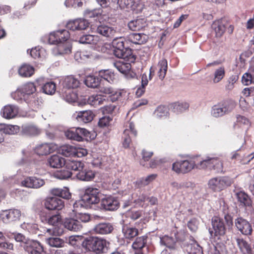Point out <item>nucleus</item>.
Returning <instances> with one entry per match:
<instances>
[{
	"label": "nucleus",
	"mask_w": 254,
	"mask_h": 254,
	"mask_svg": "<svg viewBox=\"0 0 254 254\" xmlns=\"http://www.w3.org/2000/svg\"><path fill=\"white\" fill-rule=\"evenodd\" d=\"M125 39L120 37L115 38L112 45L114 49V55L120 59H123L125 61L128 62H134L136 57L132 54V51L128 48L125 47Z\"/></svg>",
	"instance_id": "nucleus-1"
},
{
	"label": "nucleus",
	"mask_w": 254,
	"mask_h": 254,
	"mask_svg": "<svg viewBox=\"0 0 254 254\" xmlns=\"http://www.w3.org/2000/svg\"><path fill=\"white\" fill-rule=\"evenodd\" d=\"M12 235L16 241L21 242V247L28 254H46L39 242L26 238L20 233H13Z\"/></svg>",
	"instance_id": "nucleus-2"
},
{
	"label": "nucleus",
	"mask_w": 254,
	"mask_h": 254,
	"mask_svg": "<svg viewBox=\"0 0 254 254\" xmlns=\"http://www.w3.org/2000/svg\"><path fill=\"white\" fill-rule=\"evenodd\" d=\"M109 244L106 240L95 237H87L82 242L84 248L96 254L107 253Z\"/></svg>",
	"instance_id": "nucleus-3"
},
{
	"label": "nucleus",
	"mask_w": 254,
	"mask_h": 254,
	"mask_svg": "<svg viewBox=\"0 0 254 254\" xmlns=\"http://www.w3.org/2000/svg\"><path fill=\"white\" fill-rule=\"evenodd\" d=\"M235 108V103L231 100H226L212 106L211 115L214 118L221 117L231 112Z\"/></svg>",
	"instance_id": "nucleus-4"
},
{
	"label": "nucleus",
	"mask_w": 254,
	"mask_h": 254,
	"mask_svg": "<svg viewBox=\"0 0 254 254\" xmlns=\"http://www.w3.org/2000/svg\"><path fill=\"white\" fill-rule=\"evenodd\" d=\"M201 159L196 158L193 160H182L177 161L173 164L172 170L177 173H186L192 169L196 168L199 169L198 165L200 164Z\"/></svg>",
	"instance_id": "nucleus-5"
},
{
	"label": "nucleus",
	"mask_w": 254,
	"mask_h": 254,
	"mask_svg": "<svg viewBox=\"0 0 254 254\" xmlns=\"http://www.w3.org/2000/svg\"><path fill=\"white\" fill-rule=\"evenodd\" d=\"M198 167L199 169L208 168L215 170L217 173L224 172L223 163L221 160L217 157H208L205 159H201Z\"/></svg>",
	"instance_id": "nucleus-6"
},
{
	"label": "nucleus",
	"mask_w": 254,
	"mask_h": 254,
	"mask_svg": "<svg viewBox=\"0 0 254 254\" xmlns=\"http://www.w3.org/2000/svg\"><path fill=\"white\" fill-rule=\"evenodd\" d=\"M231 184V180L227 177H215L209 180L208 186L214 191H220Z\"/></svg>",
	"instance_id": "nucleus-7"
},
{
	"label": "nucleus",
	"mask_w": 254,
	"mask_h": 254,
	"mask_svg": "<svg viewBox=\"0 0 254 254\" xmlns=\"http://www.w3.org/2000/svg\"><path fill=\"white\" fill-rule=\"evenodd\" d=\"M65 136L69 139L77 141H83L89 136V132L84 128L77 127L67 130L64 132Z\"/></svg>",
	"instance_id": "nucleus-8"
},
{
	"label": "nucleus",
	"mask_w": 254,
	"mask_h": 254,
	"mask_svg": "<svg viewBox=\"0 0 254 254\" xmlns=\"http://www.w3.org/2000/svg\"><path fill=\"white\" fill-rule=\"evenodd\" d=\"M211 224L213 228V231L209 229V233L211 236L214 234V236L218 237V239L225 235L227 228L224 224L223 220L218 217H213L211 220Z\"/></svg>",
	"instance_id": "nucleus-9"
},
{
	"label": "nucleus",
	"mask_w": 254,
	"mask_h": 254,
	"mask_svg": "<svg viewBox=\"0 0 254 254\" xmlns=\"http://www.w3.org/2000/svg\"><path fill=\"white\" fill-rule=\"evenodd\" d=\"M21 216V211L17 209L3 210L0 213V217L5 223L18 220Z\"/></svg>",
	"instance_id": "nucleus-10"
},
{
	"label": "nucleus",
	"mask_w": 254,
	"mask_h": 254,
	"mask_svg": "<svg viewBox=\"0 0 254 254\" xmlns=\"http://www.w3.org/2000/svg\"><path fill=\"white\" fill-rule=\"evenodd\" d=\"M235 225L238 230L245 235H250L253 232V228L250 223L242 217H238L235 219Z\"/></svg>",
	"instance_id": "nucleus-11"
},
{
	"label": "nucleus",
	"mask_w": 254,
	"mask_h": 254,
	"mask_svg": "<svg viewBox=\"0 0 254 254\" xmlns=\"http://www.w3.org/2000/svg\"><path fill=\"white\" fill-rule=\"evenodd\" d=\"M119 206L118 200L112 196H105L101 201V208L106 210L114 211L118 209Z\"/></svg>",
	"instance_id": "nucleus-12"
},
{
	"label": "nucleus",
	"mask_w": 254,
	"mask_h": 254,
	"mask_svg": "<svg viewBox=\"0 0 254 254\" xmlns=\"http://www.w3.org/2000/svg\"><path fill=\"white\" fill-rule=\"evenodd\" d=\"M45 184L44 179L35 176L27 177L21 182L22 186L32 189H39L43 186Z\"/></svg>",
	"instance_id": "nucleus-13"
},
{
	"label": "nucleus",
	"mask_w": 254,
	"mask_h": 254,
	"mask_svg": "<svg viewBox=\"0 0 254 254\" xmlns=\"http://www.w3.org/2000/svg\"><path fill=\"white\" fill-rule=\"evenodd\" d=\"M83 197L89 204H96L99 202V190L96 188H88L85 190Z\"/></svg>",
	"instance_id": "nucleus-14"
},
{
	"label": "nucleus",
	"mask_w": 254,
	"mask_h": 254,
	"mask_svg": "<svg viewBox=\"0 0 254 254\" xmlns=\"http://www.w3.org/2000/svg\"><path fill=\"white\" fill-rule=\"evenodd\" d=\"M45 206L48 210H61L64 207L63 200L57 196L47 198L45 201Z\"/></svg>",
	"instance_id": "nucleus-15"
},
{
	"label": "nucleus",
	"mask_w": 254,
	"mask_h": 254,
	"mask_svg": "<svg viewBox=\"0 0 254 254\" xmlns=\"http://www.w3.org/2000/svg\"><path fill=\"white\" fill-rule=\"evenodd\" d=\"M117 28L110 25L100 24L96 28L97 33L107 38H112L117 32Z\"/></svg>",
	"instance_id": "nucleus-16"
},
{
	"label": "nucleus",
	"mask_w": 254,
	"mask_h": 254,
	"mask_svg": "<svg viewBox=\"0 0 254 254\" xmlns=\"http://www.w3.org/2000/svg\"><path fill=\"white\" fill-rule=\"evenodd\" d=\"M130 134L136 136L137 131L135 129L134 125L132 123H128V126L124 130L123 135V144L125 148H128L131 142V137Z\"/></svg>",
	"instance_id": "nucleus-17"
},
{
	"label": "nucleus",
	"mask_w": 254,
	"mask_h": 254,
	"mask_svg": "<svg viewBox=\"0 0 254 254\" xmlns=\"http://www.w3.org/2000/svg\"><path fill=\"white\" fill-rule=\"evenodd\" d=\"M89 23L84 19H76L68 21L66 24V27L71 30H85L89 26Z\"/></svg>",
	"instance_id": "nucleus-18"
},
{
	"label": "nucleus",
	"mask_w": 254,
	"mask_h": 254,
	"mask_svg": "<svg viewBox=\"0 0 254 254\" xmlns=\"http://www.w3.org/2000/svg\"><path fill=\"white\" fill-rule=\"evenodd\" d=\"M74 117L79 123H88L91 122L95 117V114L91 110H84L76 112Z\"/></svg>",
	"instance_id": "nucleus-19"
},
{
	"label": "nucleus",
	"mask_w": 254,
	"mask_h": 254,
	"mask_svg": "<svg viewBox=\"0 0 254 254\" xmlns=\"http://www.w3.org/2000/svg\"><path fill=\"white\" fill-rule=\"evenodd\" d=\"M57 146L53 143H44L38 145L35 151L39 155H47L57 149Z\"/></svg>",
	"instance_id": "nucleus-20"
},
{
	"label": "nucleus",
	"mask_w": 254,
	"mask_h": 254,
	"mask_svg": "<svg viewBox=\"0 0 254 254\" xmlns=\"http://www.w3.org/2000/svg\"><path fill=\"white\" fill-rule=\"evenodd\" d=\"M63 224L65 228L73 232H78L82 228L80 221L72 218H65Z\"/></svg>",
	"instance_id": "nucleus-21"
},
{
	"label": "nucleus",
	"mask_w": 254,
	"mask_h": 254,
	"mask_svg": "<svg viewBox=\"0 0 254 254\" xmlns=\"http://www.w3.org/2000/svg\"><path fill=\"white\" fill-rule=\"evenodd\" d=\"M18 111L16 106L7 105L2 109L1 114L3 118L9 119L15 118L17 115Z\"/></svg>",
	"instance_id": "nucleus-22"
},
{
	"label": "nucleus",
	"mask_w": 254,
	"mask_h": 254,
	"mask_svg": "<svg viewBox=\"0 0 254 254\" xmlns=\"http://www.w3.org/2000/svg\"><path fill=\"white\" fill-rule=\"evenodd\" d=\"M237 245L242 254H252V245L246 240L242 238H236Z\"/></svg>",
	"instance_id": "nucleus-23"
},
{
	"label": "nucleus",
	"mask_w": 254,
	"mask_h": 254,
	"mask_svg": "<svg viewBox=\"0 0 254 254\" xmlns=\"http://www.w3.org/2000/svg\"><path fill=\"white\" fill-rule=\"evenodd\" d=\"M80 84L78 79L73 76H67L64 78L62 82L64 90H70L71 89L77 88Z\"/></svg>",
	"instance_id": "nucleus-24"
},
{
	"label": "nucleus",
	"mask_w": 254,
	"mask_h": 254,
	"mask_svg": "<svg viewBox=\"0 0 254 254\" xmlns=\"http://www.w3.org/2000/svg\"><path fill=\"white\" fill-rule=\"evenodd\" d=\"M226 22L223 20L215 21L212 24V28L214 30L216 37H221L226 30Z\"/></svg>",
	"instance_id": "nucleus-25"
},
{
	"label": "nucleus",
	"mask_w": 254,
	"mask_h": 254,
	"mask_svg": "<svg viewBox=\"0 0 254 254\" xmlns=\"http://www.w3.org/2000/svg\"><path fill=\"white\" fill-rule=\"evenodd\" d=\"M118 4L121 9L129 10H139V5L135 0H118Z\"/></svg>",
	"instance_id": "nucleus-26"
},
{
	"label": "nucleus",
	"mask_w": 254,
	"mask_h": 254,
	"mask_svg": "<svg viewBox=\"0 0 254 254\" xmlns=\"http://www.w3.org/2000/svg\"><path fill=\"white\" fill-rule=\"evenodd\" d=\"M64 166L68 170H71L78 172L79 171L83 169L84 164L80 161L67 159H65Z\"/></svg>",
	"instance_id": "nucleus-27"
},
{
	"label": "nucleus",
	"mask_w": 254,
	"mask_h": 254,
	"mask_svg": "<svg viewBox=\"0 0 254 254\" xmlns=\"http://www.w3.org/2000/svg\"><path fill=\"white\" fill-rule=\"evenodd\" d=\"M127 39L133 44L141 45L146 42L147 36L142 33H131L127 36Z\"/></svg>",
	"instance_id": "nucleus-28"
},
{
	"label": "nucleus",
	"mask_w": 254,
	"mask_h": 254,
	"mask_svg": "<svg viewBox=\"0 0 254 254\" xmlns=\"http://www.w3.org/2000/svg\"><path fill=\"white\" fill-rule=\"evenodd\" d=\"M112 225L109 223H101L97 224L94 228V231L99 234H108L113 230Z\"/></svg>",
	"instance_id": "nucleus-29"
},
{
	"label": "nucleus",
	"mask_w": 254,
	"mask_h": 254,
	"mask_svg": "<svg viewBox=\"0 0 254 254\" xmlns=\"http://www.w3.org/2000/svg\"><path fill=\"white\" fill-rule=\"evenodd\" d=\"M101 93L105 94L110 95L111 100L114 102L121 96V92L116 91L111 86H101L99 89Z\"/></svg>",
	"instance_id": "nucleus-30"
},
{
	"label": "nucleus",
	"mask_w": 254,
	"mask_h": 254,
	"mask_svg": "<svg viewBox=\"0 0 254 254\" xmlns=\"http://www.w3.org/2000/svg\"><path fill=\"white\" fill-rule=\"evenodd\" d=\"M65 159L58 155H54L48 160L49 165L54 168H60L64 166Z\"/></svg>",
	"instance_id": "nucleus-31"
},
{
	"label": "nucleus",
	"mask_w": 254,
	"mask_h": 254,
	"mask_svg": "<svg viewBox=\"0 0 254 254\" xmlns=\"http://www.w3.org/2000/svg\"><path fill=\"white\" fill-rule=\"evenodd\" d=\"M122 233L124 238L127 240H130L138 234V230L135 227L124 225L122 228Z\"/></svg>",
	"instance_id": "nucleus-32"
},
{
	"label": "nucleus",
	"mask_w": 254,
	"mask_h": 254,
	"mask_svg": "<svg viewBox=\"0 0 254 254\" xmlns=\"http://www.w3.org/2000/svg\"><path fill=\"white\" fill-rule=\"evenodd\" d=\"M160 244L165 246L169 251H176V241L173 237L164 236L160 238Z\"/></svg>",
	"instance_id": "nucleus-33"
},
{
	"label": "nucleus",
	"mask_w": 254,
	"mask_h": 254,
	"mask_svg": "<svg viewBox=\"0 0 254 254\" xmlns=\"http://www.w3.org/2000/svg\"><path fill=\"white\" fill-rule=\"evenodd\" d=\"M77 178L83 181H90L95 177V173L90 170L82 169L76 174Z\"/></svg>",
	"instance_id": "nucleus-34"
},
{
	"label": "nucleus",
	"mask_w": 254,
	"mask_h": 254,
	"mask_svg": "<svg viewBox=\"0 0 254 254\" xmlns=\"http://www.w3.org/2000/svg\"><path fill=\"white\" fill-rule=\"evenodd\" d=\"M146 25L144 18H137L128 22V27L132 31H137L142 29Z\"/></svg>",
	"instance_id": "nucleus-35"
},
{
	"label": "nucleus",
	"mask_w": 254,
	"mask_h": 254,
	"mask_svg": "<svg viewBox=\"0 0 254 254\" xmlns=\"http://www.w3.org/2000/svg\"><path fill=\"white\" fill-rule=\"evenodd\" d=\"M187 250L189 254H203L202 248L193 239L188 245Z\"/></svg>",
	"instance_id": "nucleus-36"
},
{
	"label": "nucleus",
	"mask_w": 254,
	"mask_h": 254,
	"mask_svg": "<svg viewBox=\"0 0 254 254\" xmlns=\"http://www.w3.org/2000/svg\"><path fill=\"white\" fill-rule=\"evenodd\" d=\"M84 83L88 87L95 88L99 86L101 83V79L99 76L89 75L86 77Z\"/></svg>",
	"instance_id": "nucleus-37"
},
{
	"label": "nucleus",
	"mask_w": 254,
	"mask_h": 254,
	"mask_svg": "<svg viewBox=\"0 0 254 254\" xmlns=\"http://www.w3.org/2000/svg\"><path fill=\"white\" fill-rule=\"evenodd\" d=\"M105 101L104 97L101 95L95 94L88 97L87 99V103L91 106L97 107L103 104Z\"/></svg>",
	"instance_id": "nucleus-38"
},
{
	"label": "nucleus",
	"mask_w": 254,
	"mask_h": 254,
	"mask_svg": "<svg viewBox=\"0 0 254 254\" xmlns=\"http://www.w3.org/2000/svg\"><path fill=\"white\" fill-rule=\"evenodd\" d=\"M93 58L94 56L90 51H77L74 54V58L78 62H84Z\"/></svg>",
	"instance_id": "nucleus-39"
},
{
	"label": "nucleus",
	"mask_w": 254,
	"mask_h": 254,
	"mask_svg": "<svg viewBox=\"0 0 254 254\" xmlns=\"http://www.w3.org/2000/svg\"><path fill=\"white\" fill-rule=\"evenodd\" d=\"M34 68L33 66L27 64H22L18 69L19 74L24 77H28L33 74Z\"/></svg>",
	"instance_id": "nucleus-40"
},
{
	"label": "nucleus",
	"mask_w": 254,
	"mask_h": 254,
	"mask_svg": "<svg viewBox=\"0 0 254 254\" xmlns=\"http://www.w3.org/2000/svg\"><path fill=\"white\" fill-rule=\"evenodd\" d=\"M52 193L55 196L65 199H69L71 196L69 190L67 188L54 189L52 190Z\"/></svg>",
	"instance_id": "nucleus-41"
},
{
	"label": "nucleus",
	"mask_w": 254,
	"mask_h": 254,
	"mask_svg": "<svg viewBox=\"0 0 254 254\" xmlns=\"http://www.w3.org/2000/svg\"><path fill=\"white\" fill-rule=\"evenodd\" d=\"M0 130L1 132L5 134H13L18 131L19 127L17 126L0 124Z\"/></svg>",
	"instance_id": "nucleus-42"
},
{
	"label": "nucleus",
	"mask_w": 254,
	"mask_h": 254,
	"mask_svg": "<svg viewBox=\"0 0 254 254\" xmlns=\"http://www.w3.org/2000/svg\"><path fill=\"white\" fill-rule=\"evenodd\" d=\"M158 76L161 80H163L166 74L168 68L167 61L166 59H162L159 61L158 64Z\"/></svg>",
	"instance_id": "nucleus-43"
},
{
	"label": "nucleus",
	"mask_w": 254,
	"mask_h": 254,
	"mask_svg": "<svg viewBox=\"0 0 254 254\" xmlns=\"http://www.w3.org/2000/svg\"><path fill=\"white\" fill-rule=\"evenodd\" d=\"M71 45L69 42L59 43L56 47V50L60 55L67 54L71 52Z\"/></svg>",
	"instance_id": "nucleus-44"
},
{
	"label": "nucleus",
	"mask_w": 254,
	"mask_h": 254,
	"mask_svg": "<svg viewBox=\"0 0 254 254\" xmlns=\"http://www.w3.org/2000/svg\"><path fill=\"white\" fill-rule=\"evenodd\" d=\"M189 107V104L186 102H176L171 105V108L173 112L179 114L183 112Z\"/></svg>",
	"instance_id": "nucleus-45"
},
{
	"label": "nucleus",
	"mask_w": 254,
	"mask_h": 254,
	"mask_svg": "<svg viewBox=\"0 0 254 254\" xmlns=\"http://www.w3.org/2000/svg\"><path fill=\"white\" fill-rule=\"evenodd\" d=\"M89 204L87 203L84 198L82 197L81 199L76 201L73 205V211L76 213H80L82 209L87 208L89 206Z\"/></svg>",
	"instance_id": "nucleus-46"
},
{
	"label": "nucleus",
	"mask_w": 254,
	"mask_h": 254,
	"mask_svg": "<svg viewBox=\"0 0 254 254\" xmlns=\"http://www.w3.org/2000/svg\"><path fill=\"white\" fill-rule=\"evenodd\" d=\"M123 63L121 62H117L114 63V66L118 71L123 73H126L131 69V62H127Z\"/></svg>",
	"instance_id": "nucleus-47"
},
{
	"label": "nucleus",
	"mask_w": 254,
	"mask_h": 254,
	"mask_svg": "<svg viewBox=\"0 0 254 254\" xmlns=\"http://www.w3.org/2000/svg\"><path fill=\"white\" fill-rule=\"evenodd\" d=\"M40 130L36 127L32 125L22 126V132L27 135L34 136L40 133Z\"/></svg>",
	"instance_id": "nucleus-48"
},
{
	"label": "nucleus",
	"mask_w": 254,
	"mask_h": 254,
	"mask_svg": "<svg viewBox=\"0 0 254 254\" xmlns=\"http://www.w3.org/2000/svg\"><path fill=\"white\" fill-rule=\"evenodd\" d=\"M99 76L101 78L107 81L108 82H113L115 79V75L111 70H101L99 72Z\"/></svg>",
	"instance_id": "nucleus-49"
},
{
	"label": "nucleus",
	"mask_w": 254,
	"mask_h": 254,
	"mask_svg": "<svg viewBox=\"0 0 254 254\" xmlns=\"http://www.w3.org/2000/svg\"><path fill=\"white\" fill-rule=\"evenodd\" d=\"M237 197L238 201L245 206L252 205V200L250 197L244 192L240 191L237 193Z\"/></svg>",
	"instance_id": "nucleus-50"
},
{
	"label": "nucleus",
	"mask_w": 254,
	"mask_h": 254,
	"mask_svg": "<svg viewBox=\"0 0 254 254\" xmlns=\"http://www.w3.org/2000/svg\"><path fill=\"white\" fill-rule=\"evenodd\" d=\"M225 70L224 67H219L215 70L212 81L214 83L219 82L225 76Z\"/></svg>",
	"instance_id": "nucleus-51"
},
{
	"label": "nucleus",
	"mask_w": 254,
	"mask_h": 254,
	"mask_svg": "<svg viewBox=\"0 0 254 254\" xmlns=\"http://www.w3.org/2000/svg\"><path fill=\"white\" fill-rule=\"evenodd\" d=\"M46 241L47 244L53 247L61 248L64 247V241L58 237H50Z\"/></svg>",
	"instance_id": "nucleus-52"
},
{
	"label": "nucleus",
	"mask_w": 254,
	"mask_h": 254,
	"mask_svg": "<svg viewBox=\"0 0 254 254\" xmlns=\"http://www.w3.org/2000/svg\"><path fill=\"white\" fill-rule=\"evenodd\" d=\"M25 97L27 96L33 95L35 93L36 89L33 83L29 82L23 86L21 88Z\"/></svg>",
	"instance_id": "nucleus-53"
},
{
	"label": "nucleus",
	"mask_w": 254,
	"mask_h": 254,
	"mask_svg": "<svg viewBox=\"0 0 254 254\" xmlns=\"http://www.w3.org/2000/svg\"><path fill=\"white\" fill-rule=\"evenodd\" d=\"M147 237L145 236L137 237L132 244V247L134 250L141 249L146 243Z\"/></svg>",
	"instance_id": "nucleus-54"
},
{
	"label": "nucleus",
	"mask_w": 254,
	"mask_h": 254,
	"mask_svg": "<svg viewBox=\"0 0 254 254\" xmlns=\"http://www.w3.org/2000/svg\"><path fill=\"white\" fill-rule=\"evenodd\" d=\"M97 41V37L92 35H84L81 36L79 42L81 44H96Z\"/></svg>",
	"instance_id": "nucleus-55"
},
{
	"label": "nucleus",
	"mask_w": 254,
	"mask_h": 254,
	"mask_svg": "<svg viewBox=\"0 0 254 254\" xmlns=\"http://www.w3.org/2000/svg\"><path fill=\"white\" fill-rule=\"evenodd\" d=\"M63 96L64 99L69 103H72L76 101L77 99V95L76 93L71 90H62Z\"/></svg>",
	"instance_id": "nucleus-56"
},
{
	"label": "nucleus",
	"mask_w": 254,
	"mask_h": 254,
	"mask_svg": "<svg viewBox=\"0 0 254 254\" xmlns=\"http://www.w3.org/2000/svg\"><path fill=\"white\" fill-rule=\"evenodd\" d=\"M157 177L156 174H151L145 177L142 178L137 181V184L139 187L147 186L154 180Z\"/></svg>",
	"instance_id": "nucleus-57"
},
{
	"label": "nucleus",
	"mask_w": 254,
	"mask_h": 254,
	"mask_svg": "<svg viewBox=\"0 0 254 254\" xmlns=\"http://www.w3.org/2000/svg\"><path fill=\"white\" fill-rule=\"evenodd\" d=\"M75 147L69 145H64L61 148V154L66 157H72L74 156Z\"/></svg>",
	"instance_id": "nucleus-58"
},
{
	"label": "nucleus",
	"mask_w": 254,
	"mask_h": 254,
	"mask_svg": "<svg viewBox=\"0 0 254 254\" xmlns=\"http://www.w3.org/2000/svg\"><path fill=\"white\" fill-rule=\"evenodd\" d=\"M56 35L58 36L59 43L66 42V40L69 38V33L66 30L63 29L58 30L56 31Z\"/></svg>",
	"instance_id": "nucleus-59"
},
{
	"label": "nucleus",
	"mask_w": 254,
	"mask_h": 254,
	"mask_svg": "<svg viewBox=\"0 0 254 254\" xmlns=\"http://www.w3.org/2000/svg\"><path fill=\"white\" fill-rule=\"evenodd\" d=\"M85 14L86 17L89 18L99 17L101 15H105V14L103 13V10L100 8L92 10H86L85 12Z\"/></svg>",
	"instance_id": "nucleus-60"
},
{
	"label": "nucleus",
	"mask_w": 254,
	"mask_h": 254,
	"mask_svg": "<svg viewBox=\"0 0 254 254\" xmlns=\"http://www.w3.org/2000/svg\"><path fill=\"white\" fill-rule=\"evenodd\" d=\"M42 89L45 93L52 95L55 92L56 86L53 82H49L45 83Z\"/></svg>",
	"instance_id": "nucleus-61"
},
{
	"label": "nucleus",
	"mask_w": 254,
	"mask_h": 254,
	"mask_svg": "<svg viewBox=\"0 0 254 254\" xmlns=\"http://www.w3.org/2000/svg\"><path fill=\"white\" fill-rule=\"evenodd\" d=\"M239 75L237 74H234L229 77L228 79L227 83L225 86L227 90L231 91L235 87V84L238 81L239 79Z\"/></svg>",
	"instance_id": "nucleus-62"
},
{
	"label": "nucleus",
	"mask_w": 254,
	"mask_h": 254,
	"mask_svg": "<svg viewBox=\"0 0 254 254\" xmlns=\"http://www.w3.org/2000/svg\"><path fill=\"white\" fill-rule=\"evenodd\" d=\"M61 220V216L59 214H56L46 218L45 221L49 225L57 226L60 224Z\"/></svg>",
	"instance_id": "nucleus-63"
},
{
	"label": "nucleus",
	"mask_w": 254,
	"mask_h": 254,
	"mask_svg": "<svg viewBox=\"0 0 254 254\" xmlns=\"http://www.w3.org/2000/svg\"><path fill=\"white\" fill-rule=\"evenodd\" d=\"M224 250V246L223 245L217 244L210 247L207 254H222Z\"/></svg>",
	"instance_id": "nucleus-64"
}]
</instances>
